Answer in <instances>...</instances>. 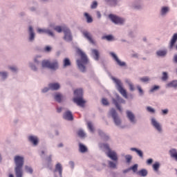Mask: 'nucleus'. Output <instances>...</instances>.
<instances>
[{
	"label": "nucleus",
	"instance_id": "79ce46f5",
	"mask_svg": "<svg viewBox=\"0 0 177 177\" xmlns=\"http://www.w3.org/2000/svg\"><path fill=\"white\" fill-rule=\"evenodd\" d=\"M102 39H107V41L113 40V37L111 35H107L102 37Z\"/></svg>",
	"mask_w": 177,
	"mask_h": 177
},
{
	"label": "nucleus",
	"instance_id": "680f3d73",
	"mask_svg": "<svg viewBox=\"0 0 177 177\" xmlns=\"http://www.w3.org/2000/svg\"><path fill=\"white\" fill-rule=\"evenodd\" d=\"M69 164H70L71 168H74V162H70Z\"/></svg>",
	"mask_w": 177,
	"mask_h": 177
},
{
	"label": "nucleus",
	"instance_id": "a19ab883",
	"mask_svg": "<svg viewBox=\"0 0 177 177\" xmlns=\"http://www.w3.org/2000/svg\"><path fill=\"white\" fill-rule=\"evenodd\" d=\"M88 128L91 131V132H93V125H92V123L91 122H88L87 123Z\"/></svg>",
	"mask_w": 177,
	"mask_h": 177
},
{
	"label": "nucleus",
	"instance_id": "0e129e2a",
	"mask_svg": "<svg viewBox=\"0 0 177 177\" xmlns=\"http://www.w3.org/2000/svg\"><path fill=\"white\" fill-rule=\"evenodd\" d=\"M62 108H57V113H62Z\"/></svg>",
	"mask_w": 177,
	"mask_h": 177
},
{
	"label": "nucleus",
	"instance_id": "412c9836",
	"mask_svg": "<svg viewBox=\"0 0 177 177\" xmlns=\"http://www.w3.org/2000/svg\"><path fill=\"white\" fill-rule=\"evenodd\" d=\"M166 88H177V80H174L167 83Z\"/></svg>",
	"mask_w": 177,
	"mask_h": 177
},
{
	"label": "nucleus",
	"instance_id": "6e6d98bb",
	"mask_svg": "<svg viewBox=\"0 0 177 177\" xmlns=\"http://www.w3.org/2000/svg\"><path fill=\"white\" fill-rule=\"evenodd\" d=\"M153 163V159L149 158L147 160V164H148V165H150L151 164Z\"/></svg>",
	"mask_w": 177,
	"mask_h": 177
},
{
	"label": "nucleus",
	"instance_id": "2f4dec72",
	"mask_svg": "<svg viewBox=\"0 0 177 177\" xmlns=\"http://www.w3.org/2000/svg\"><path fill=\"white\" fill-rule=\"evenodd\" d=\"M92 53L95 56L94 59H95V60H99V51H97V50H93Z\"/></svg>",
	"mask_w": 177,
	"mask_h": 177
},
{
	"label": "nucleus",
	"instance_id": "5701e85b",
	"mask_svg": "<svg viewBox=\"0 0 177 177\" xmlns=\"http://www.w3.org/2000/svg\"><path fill=\"white\" fill-rule=\"evenodd\" d=\"M55 171H59L60 176H62V174L63 172V168L62 167V165L60 163H58L56 165Z\"/></svg>",
	"mask_w": 177,
	"mask_h": 177
},
{
	"label": "nucleus",
	"instance_id": "e2e57ef3",
	"mask_svg": "<svg viewBox=\"0 0 177 177\" xmlns=\"http://www.w3.org/2000/svg\"><path fill=\"white\" fill-rule=\"evenodd\" d=\"M10 70H12V71H17V68H15V67H10Z\"/></svg>",
	"mask_w": 177,
	"mask_h": 177
},
{
	"label": "nucleus",
	"instance_id": "c85d7f7f",
	"mask_svg": "<svg viewBox=\"0 0 177 177\" xmlns=\"http://www.w3.org/2000/svg\"><path fill=\"white\" fill-rule=\"evenodd\" d=\"M84 17H86V19L87 20V23H92V21H93V19H92V17H91V15H89L88 13L85 12L84 13Z\"/></svg>",
	"mask_w": 177,
	"mask_h": 177
},
{
	"label": "nucleus",
	"instance_id": "69168bd1",
	"mask_svg": "<svg viewBox=\"0 0 177 177\" xmlns=\"http://www.w3.org/2000/svg\"><path fill=\"white\" fill-rule=\"evenodd\" d=\"M129 171H131V169H127L124 170V171H123V173H124V174H127V172H129Z\"/></svg>",
	"mask_w": 177,
	"mask_h": 177
},
{
	"label": "nucleus",
	"instance_id": "4be33fe9",
	"mask_svg": "<svg viewBox=\"0 0 177 177\" xmlns=\"http://www.w3.org/2000/svg\"><path fill=\"white\" fill-rule=\"evenodd\" d=\"M131 151H136L137 153L138 156L140 157V158H143V151L136 149V148H131Z\"/></svg>",
	"mask_w": 177,
	"mask_h": 177
},
{
	"label": "nucleus",
	"instance_id": "ea45409f",
	"mask_svg": "<svg viewBox=\"0 0 177 177\" xmlns=\"http://www.w3.org/2000/svg\"><path fill=\"white\" fill-rule=\"evenodd\" d=\"M109 165L110 168H117V165L115 163H114V162L109 161Z\"/></svg>",
	"mask_w": 177,
	"mask_h": 177
},
{
	"label": "nucleus",
	"instance_id": "13d9d810",
	"mask_svg": "<svg viewBox=\"0 0 177 177\" xmlns=\"http://www.w3.org/2000/svg\"><path fill=\"white\" fill-rule=\"evenodd\" d=\"M162 113L164 115L168 114V109H163V110H162Z\"/></svg>",
	"mask_w": 177,
	"mask_h": 177
},
{
	"label": "nucleus",
	"instance_id": "f8f14e48",
	"mask_svg": "<svg viewBox=\"0 0 177 177\" xmlns=\"http://www.w3.org/2000/svg\"><path fill=\"white\" fill-rule=\"evenodd\" d=\"M82 34L84 37V38H86V39L91 43V44H95V41H93V38L92 37V34L91 32L84 30L82 32Z\"/></svg>",
	"mask_w": 177,
	"mask_h": 177
},
{
	"label": "nucleus",
	"instance_id": "cd10ccee",
	"mask_svg": "<svg viewBox=\"0 0 177 177\" xmlns=\"http://www.w3.org/2000/svg\"><path fill=\"white\" fill-rule=\"evenodd\" d=\"M126 82L128 84L130 91L133 92V91H135V86H133V84H132L129 80H126Z\"/></svg>",
	"mask_w": 177,
	"mask_h": 177
},
{
	"label": "nucleus",
	"instance_id": "b1692460",
	"mask_svg": "<svg viewBox=\"0 0 177 177\" xmlns=\"http://www.w3.org/2000/svg\"><path fill=\"white\" fill-rule=\"evenodd\" d=\"M157 56L164 57L167 55V50H160L156 52Z\"/></svg>",
	"mask_w": 177,
	"mask_h": 177
},
{
	"label": "nucleus",
	"instance_id": "aec40b11",
	"mask_svg": "<svg viewBox=\"0 0 177 177\" xmlns=\"http://www.w3.org/2000/svg\"><path fill=\"white\" fill-rule=\"evenodd\" d=\"M170 156L172 157L177 161V150L175 149H172L169 150Z\"/></svg>",
	"mask_w": 177,
	"mask_h": 177
},
{
	"label": "nucleus",
	"instance_id": "a211bd4d",
	"mask_svg": "<svg viewBox=\"0 0 177 177\" xmlns=\"http://www.w3.org/2000/svg\"><path fill=\"white\" fill-rule=\"evenodd\" d=\"M28 139L34 146H37V145H38V138H37V136H30Z\"/></svg>",
	"mask_w": 177,
	"mask_h": 177
},
{
	"label": "nucleus",
	"instance_id": "39448f33",
	"mask_svg": "<svg viewBox=\"0 0 177 177\" xmlns=\"http://www.w3.org/2000/svg\"><path fill=\"white\" fill-rule=\"evenodd\" d=\"M113 81L116 84V88L118 91L121 93V95L125 97V99H128V95L127 94V91L124 89L122 87V83L121 82V80L116 79L115 77H112Z\"/></svg>",
	"mask_w": 177,
	"mask_h": 177
},
{
	"label": "nucleus",
	"instance_id": "3c124183",
	"mask_svg": "<svg viewBox=\"0 0 177 177\" xmlns=\"http://www.w3.org/2000/svg\"><path fill=\"white\" fill-rule=\"evenodd\" d=\"M137 89H138L139 93L143 95V90L142 89V87H140V86H137Z\"/></svg>",
	"mask_w": 177,
	"mask_h": 177
},
{
	"label": "nucleus",
	"instance_id": "bb28decb",
	"mask_svg": "<svg viewBox=\"0 0 177 177\" xmlns=\"http://www.w3.org/2000/svg\"><path fill=\"white\" fill-rule=\"evenodd\" d=\"M79 147H80V151L81 153H86V151H88V149L86 148V147H85L84 145L82 144H79Z\"/></svg>",
	"mask_w": 177,
	"mask_h": 177
},
{
	"label": "nucleus",
	"instance_id": "49530a36",
	"mask_svg": "<svg viewBox=\"0 0 177 177\" xmlns=\"http://www.w3.org/2000/svg\"><path fill=\"white\" fill-rule=\"evenodd\" d=\"M102 103L104 104V106H109V101L105 98L102 100Z\"/></svg>",
	"mask_w": 177,
	"mask_h": 177
},
{
	"label": "nucleus",
	"instance_id": "f257e3e1",
	"mask_svg": "<svg viewBox=\"0 0 177 177\" xmlns=\"http://www.w3.org/2000/svg\"><path fill=\"white\" fill-rule=\"evenodd\" d=\"M15 162V175L16 177H23V166L24 165V158L16 156L14 158Z\"/></svg>",
	"mask_w": 177,
	"mask_h": 177
},
{
	"label": "nucleus",
	"instance_id": "37998d69",
	"mask_svg": "<svg viewBox=\"0 0 177 177\" xmlns=\"http://www.w3.org/2000/svg\"><path fill=\"white\" fill-rule=\"evenodd\" d=\"M140 80L142 82H148V81H150V79L148 77H141Z\"/></svg>",
	"mask_w": 177,
	"mask_h": 177
},
{
	"label": "nucleus",
	"instance_id": "a878e982",
	"mask_svg": "<svg viewBox=\"0 0 177 177\" xmlns=\"http://www.w3.org/2000/svg\"><path fill=\"white\" fill-rule=\"evenodd\" d=\"M62 99H63V95H62V94L60 93L55 94V100H56V102H58V103H61Z\"/></svg>",
	"mask_w": 177,
	"mask_h": 177
},
{
	"label": "nucleus",
	"instance_id": "603ef678",
	"mask_svg": "<svg viewBox=\"0 0 177 177\" xmlns=\"http://www.w3.org/2000/svg\"><path fill=\"white\" fill-rule=\"evenodd\" d=\"M109 2H111V5L114 6L117 3V0H109Z\"/></svg>",
	"mask_w": 177,
	"mask_h": 177
},
{
	"label": "nucleus",
	"instance_id": "4c0bfd02",
	"mask_svg": "<svg viewBox=\"0 0 177 177\" xmlns=\"http://www.w3.org/2000/svg\"><path fill=\"white\" fill-rule=\"evenodd\" d=\"M25 169L28 174H32L34 171L32 170V168L28 167V166H25Z\"/></svg>",
	"mask_w": 177,
	"mask_h": 177
},
{
	"label": "nucleus",
	"instance_id": "ddd939ff",
	"mask_svg": "<svg viewBox=\"0 0 177 177\" xmlns=\"http://www.w3.org/2000/svg\"><path fill=\"white\" fill-rule=\"evenodd\" d=\"M176 41H177V33H175L171 39L170 40V42L169 44V49H173L174 46H175V44H176Z\"/></svg>",
	"mask_w": 177,
	"mask_h": 177
},
{
	"label": "nucleus",
	"instance_id": "dca6fc26",
	"mask_svg": "<svg viewBox=\"0 0 177 177\" xmlns=\"http://www.w3.org/2000/svg\"><path fill=\"white\" fill-rule=\"evenodd\" d=\"M48 88L51 91H57V89L60 88V84L58 83H50L48 84Z\"/></svg>",
	"mask_w": 177,
	"mask_h": 177
},
{
	"label": "nucleus",
	"instance_id": "bf43d9fd",
	"mask_svg": "<svg viewBox=\"0 0 177 177\" xmlns=\"http://www.w3.org/2000/svg\"><path fill=\"white\" fill-rule=\"evenodd\" d=\"M97 16L99 19H100L102 17V15L100 14V12H99V11L97 12Z\"/></svg>",
	"mask_w": 177,
	"mask_h": 177
},
{
	"label": "nucleus",
	"instance_id": "5fc2aeb1",
	"mask_svg": "<svg viewBox=\"0 0 177 177\" xmlns=\"http://www.w3.org/2000/svg\"><path fill=\"white\" fill-rule=\"evenodd\" d=\"M0 75L3 77V78H6L8 77V73L3 72V73H0Z\"/></svg>",
	"mask_w": 177,
	"mask_h": 177
},
{
	"label": "nucleus",
	"instance_id": "09e8293b",
	"mask_svg": "<svg viewBox=\"0 0 177 177\" xmlns=\"http://www.w3.org/2000/svg\"><path fill=\"white\" fill-rule=\"evenodd\" d=\"M46 33L48 34L50 37H55L53 32H52L51 30H46Z\"/></svg>",
	"mask_w": 177,
	"mask_h": 177
},
{
	"label": "nucleus",
	"instance_id": "338daca9",
	"mask_svg": "<svg viewBox=\"0 0 177 177\" xmlns=\"http://www.w3.org/2000/svg\"><path fill=\"white\" fill-rule=\"evenodd\" d=\"M48 161H52V156H50L48 158H47Z\"/></svg>",
	"mask_w": 177,
	"mask_h": 177
},
{
	"label": "nucleus",
	"instance_id": "6ab92c4d",
	"mask_svg": "<svg viewBox=\"0 0 177 177\" xmlns=\"http://www.w3.org/2000/svg\"><path fill=\"white\" fill-rule=\"evenodd\" d=\"M29 40L30 41H34V39L35 38V33H34V30L32 29V26L29 27Z\"/></svg>",
	"mask_w": 177,
	"mask_h": 177
},
{
	"label": "nucleus",
	"instance_id": "2eb2a0df",
	"mask_svg": "<svg viewBox=\"0 0 177 177\" xmlns=\"http://www.w3.org/2000/svg\"><path fill=\"white\" fill-rule=\"evenodd\" d=\"M64 120H67L68 121H73V120L74 119L73 118V113H71V111H67L66 112H65V113L64 114Z\"/></svg>",
	"mask_w": 177,
	"mask_h": 177
},
{
	"label": "nucleus",
	"instance_id": "774afa93",
	"mask_svg": "<svg viewBox=\"0 0 177 177\" xmlns=\"http://www.w3.org/2000/svg\"><path fill=\"white\" fill-rule=\"evenodd\" d=\"M31 68H32V70H37V68L35 67V66H34V65H32V66H31Z\"/></svg>",
	"mask_w": 177,
	"mask_h": 177
},
{
	"label": "nucleus",
	"instance_id": "9d476101",
	"mask_svg": "<svg viewBox=\"0 0 177 177\" xmlns=\"http://www.w3.org/2000/svg\"><path fill=\"white\" fill-rule=\"evenodd\" d=\"M63 32H64V39H65V41L73 40V36H71V32L70 31V29L67 28H63Z\"/></svg>",
	"mask_w": 177,
	"mask_h": 177
},
{
	"label": "nucleus",
	"instance_id": "8fccbe9b",
	"mask_svg": "<svg viewBox=\"0 0 177 177\" xmlns=\"http://www.w3.org/2000/svg\"><path fill=\"white\" fill-rule=\"evenodd\" d=\"M157 89H160V86H154L151 88L150 92H154V91H157Z\"/></svg>",
	"mask_w": 177,
	"mask_h": 177
},
{
	"label": "nucleus",
	"instance_id": "1a4fd4ad",
	"mask_svg": "<svg viewBox=\"0 0 177 177\" xmlns=\"http://www.w3.org/2000/svg\"><path fill=\"white\" fill-rule=\"evenodd\" d=\"M110 113L111 114L112 118H113V121L115 125H121V119H120L118 115H117L115 109H111Z\"/></svg>",
	"mask_w": 177,
	"mask_h": 177
},
{
	"label": "nucleus",
	"instance_id": "9b49d317",
	"mask_svg": "<svg viewBox=\"0 0 177 177\" xmlns=\"http://www.w3.org/2000/svg\"><path fill=\"white\" fill-rule=\"evenodd\" d=\"M111 56L113 57V59L116 62L117 64L120 66V67H124L126 66L125 62H121L120 59H118V57H117V55L114 53H110Z\"/></svg>",
	"mask_w": 177,
	"mask_h": 177
},
{
	"label": "nucleus",
	"instance_id": "f03ea898",
	"mask_svg": "<svg viewBox=\"0 0 177 177\" xmlns=\"http://www.w3.org/2000/svg\"><path fill=\"white\" fill-rule=\"evenodd\" d=\"M77 55L80 56V59L77 60V66L79 67L80 70L82 71V73H85L86 64L89 63V59H88V57H86V54L84 53V51L78 49L77 50Z\"/></svg>",
	"mask_w": 177,
	"mask_h": 177
},
{
	"label": "nucleus",
	"instance_id": "a18cd8bd",
	"mask_svg": "<svg viewBox=\"0 0 177 177\" xmlns=\"http://www.w3.org/2000/svg\"><path fill=\"white\" fill-rule=\"evenodd\" d=\"M147 111H149V113H156V111L154 110V109L151 108V106H147Z\"/></svg>",
	"mask_w": 177,
	"mask_h": 177
},
{
	"label": "nucleus",
	"instance_id": "423d86ee",
	"mask_svg": "<svg viewBox=\"0 0 177 177\" xmlns=\"http://www.w3.org/2000/svg\"><path fill=\"white\" fill-rule=\"evenodd\" d=\"M41 66L44 68H50L51 70H57L59 68V64L57 61L50 62L48 60H44L41 63Z\"/></svg>",
	"mask_w": 177,
	"mask_h": 177
},
{
	"label": "nucleus",
	"instance_id": "58836bf2",
	"mask_svg": "<svg viewBox=\"0 0 177 177\" xmlns=\"http://www.w3.org/2000/svg\"><path fill=\"white\" fill-rule=\"evenodd\" d=\"M126 161L128 164L132 160V156L131 155H127L125 156Z\"/></svg>",
	"mask_w": 177,
	"mask_h": 177
},
{
	"label": "nucleus",
	"instance_id": "4d7b16f0",
	"mask_svg": "<svg viewBox=\"0 0 177 177\" xmlns=\"http://www.w3.org/2000/svg\"><path fill=\"white\" fill-rule=\"evenodd\" d=\"M49 89H50V88H49V87L48 88H44L42 90L43 93H45L48 92V91H49Z\"/></svg>",
	"mask_w": 177,
	"mask_h": 177
},
{
	"label": "nucleus",
	"instance_id": "473e14b6",
	"mask_svg": "<svg viewBox=\"0 0 177 177\" xmlns=\"http://www.w3.org/2000/svg\"><path fill=\"white\" fill-rule=\"evenodd\" d=\"M77 135L80 138H85V132H84V130L82 129L78 130Z\"/></svg>",
	"mask_w": 177,
	"mask_h": 177
},
{
	"label": "nucleus",
	"instance_id": "f3484780",
	"mask_svg": "<svg viewBox=\"0 0 177 177\" xmlns=\"http://www.w3.org/2000/svg\"><path fill=\"white\" fill-rule=\"evenodd\" d=\"M127 115L129 120L131 121V122H136L135 121V115L130 111H127Z\"/></svg>",
	"mask_w": 177,
	"mask_h": 177
},
{
	"label": "nucleus",
	"instance_id": "7ed1b4c3",
	"mask_svg": "<svg viewBox=\"0 0 177 177\" xmlns=\"http://www.w3.org/2000/svg\"><path fill=\"white\" fill-rule=\"evenodd\" d=\"M75 96H77L76 97L73 98L74 103H76L77 106H80L81 107H84L85 105V103L86 102L84 100V98H82L83 91L82 88L77 89L74 91Z\"/></svg>",
	"mask_w": 177,
	"mask_h": 177
},
{
	"label": "nucleus",
	"instance_id": "7c9ffc66",
	"mask_svg": "<svg viewBox=\"0 0 177 177\" xmlns=\"http://www.w3.org/2000/svg\"><path fill=\"white\" fill-rule=\"evenodd\" d=\"M63 28H67V27L66 26L62 27V26H57L54 28V30L55 31H57V32H62V31H63Z\"/></svg>",
	"mask_w": 177,
	"mask_h": 177
},
{
	"label": "nucleus",
	"instance_id": "0eeeda50",
	"mask_svg": "<svg viewBox=\"0 0 177 177\" xmlns=\"http://www.w3.org/2000/svg\"><path fill=\"white\" fill-rule=\"evenodd\" d=\"M113 104H115L116 109H118V110L120 111V113L122 112V109L121 108V106H120V104H125V101L124 100V99L121 98L120 96L118 95L116 100L113 99Z\"/></svg>",
	"mask_w": 177,
	"mask_h": 177
},
{
	"label": "nucleus",
	"instance_id": "4468645a",
	"mask_svg": "<svg viewBox=\"0 0 177 177\" xmlns=\"http://www.w3.org/2000/svg\"><path fill=\"white\" fill-rule=\"evenodd\" d=\"M151 124H152L153 127H154V128H156V129H157V131H158L159 132H161V131H162L161 125H160V123H158L157 121H156V119H154V118L151 119Z\"/></svg>",
	"mask_w": 177,
	"mask_h": 177
},
{
	"label": "nucleus",
	"instance_id": "20e7f679",
	"mask_svg": "<svg viewBox=\"0 0 177 177\" xmlns=\"http://www.w3.org/2000/svg\"><path fill=\"white\" fill-rule=\"evenodd\" d=\"M101 149H104V150H106V156L111 158L113 161H117L118 158L117 157V153L114 151H111L110 147L107 144H101L100 145Z\"/></svg>",
	"mask_w": 177,
	"mask_h": 177
},
{
	"label": "nucleus",
	"instance_id": "72a5a7b5",
	"mask_svg": "<svg viewBox=\"0 0 177 177\" xmlns=\"http://www.w3.org/2000/svg\"><path fill=\"white\" fill-rule=\"evenodd\" d=\"M138 164L133 165L131 167L129 168L130 170L133 171V172H138Z\"/></svg>",
	"mask_w": 177,
	"mask_h": 177
},
{
	"label": "nucleus",
	"instance_id": "de8ad7c7",
	"mask_svg": "<svg viewBox=\"0 0 177 177\" xmlns=\"http://www.w3.org/2000/svg\"><path fill=\"white\" fill-rule=\"evenodd\" d=\"M50 50H52V47H50V46H46L44 48V52H50Z\"/></svg>",
	"mask_w": 177,
	"mask_h": 177
},
{
	"label": "nucleus",
	"instance_id": "f704fd0d",
	"mask_svg": "<svg viewBox=\"0 0 177 177\" xmlns=\"http://www.w3.org/2000/svg\"><path fill=\"white\" fill-rule=\"evenodd\" d=\"M168 10H169V8H168V7H163L161 10V15H166Z\"/></svg>",
	"mask_w": 177,
	"mask_h": 177
},
{
	"label": "nucleus",
	"instance_id": "c9c22d12",
	"mask_svg": "<svg viewBox=\"0 0 177 177\" xmlns=\"http://www.w3.org/2000/svg\"><path fill=\"white\" fill-rule=\"evenodd\" d=\"M153 168L154 171H158V168H160V163L158 162H155L153 165Z\"/></svg>",
	"mask_w": 177,
	"mask_h": 177
},
{
	"label": "nucleus",
	"instance_id": "393cba45",
	"mask_svg": "<svg viewBox=\"0 0 177 177\" xmlns=\"http://www.w3.org/2000/svg\"><path fill=\"white\" fill-rule=\"evenodd\" d=\"M139 176H147V170L142 169L137 172Z\"/></svg>",
	"mask_w": 177,
	"mask_h": 177
},
{
	"label": "nucleus",
	"instance_id": "6e6552de",
	"mask_svg": "<svg viewBox=\"0 0 177 177\" xmlns=\"http://www.w3.org/2000/svg\"><path fill=\"white\" fill-rule=\"evenodd\" d=\"M109 17L113 23H115V24H124V20L121 17H117L113 14L109 15Z\"/></svg>",
	"mask_w": 177,
	"mask_h": 177
},
{
	"label": "nucleus",
	"instance_id": "e433bc0d",
	"mask_svg": "<svg viewBox=\"0 0 177 177\" xmlns=\"http://www.w3.org/2000/svg\"><path fill=\"white\" fill-rule=\"evenodd\" d=\"M167 80H168V73H167V72H163L162 81H167Z\"/></svg>",
	"mask_w": 177,
	"mask_h": 177
},
{
	"label": "nucleus",
	"instance_id": "c03bdc74",
	"mask_svg": "<svg viewBox=\"0 0 177 177\" xmlns=\"http://www.w3.org/2000/svg\"><path fill=\"white\" fill-rule=\"evenodd\" d=\"M91 9H96V8H97V2L93 1L91 6Z\"/></svg>",
	"mask_w": 177,
	"mask_h": 177
},
{
	"label": "nucleus",
	"instance_id": "864d4df0",
	"mask_svg": "<svg viewBox=\"0 0 177 177\" xmlns=\"http://www.w3.org/2000/svg\"><path fill=\"white\" fill-rule=\"evenodd\" d=\"M37 32H39V34H41V32H46V30H44L41 28H38L37 29Z\"/></svg>",
	"mask_w": 177,
	"mask_h": 177
},
{
	"label": "nucleus",
	"instance_id": "052dcab7",
	"mask_svg": "<svg viewBox=\"0 0 177 177\" xmlns=\"http://www.w3.org/2000/svg\"><path fill=\"white\" fill-rule=\"evenodd\" d=\"M174 62L175 63H177V55H175L174 57Z\"/></svg>",
	"mask_w": 177,
	"mask_h": 177
},
{
	"label": "nucleus",
	"instance_id": "c756f323",
	"mask_svg": "<svg viewBox=\"0 0 177 177\" xmlns=\"http://www.w3.org/2000/svg\"><path fill=\"white\" fill-rule=\"evenodd\" d=\"M68 66H71V62L68 58H65L64 59V67H68Z\"/></svg>",
	"mask_w": 177,
	"mask_h": 177
}]
</instances>
